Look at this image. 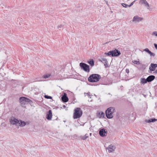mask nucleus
<instances>
[{
    "mask_svg": "<svg viewBox=\"0 0 157 157\" xmlns=\"http://www.w3.org/2000/svg\"><path fill=\"white\" fill-rule=\"evenodd\" d=\"M44 97L47 99H52V97L50 96H48V95H45L44 96Z\"/></svg>",
    "mask_w": 157,
    "mask_h": 157,
    "instance_id": "obj_28",
    "label": "nucleus"
},
{
    "mask_svg": "<svg viewBox=\"0 0 157 157\" xmlns=\"http://www.w3.org/2000/svg\"><path fill=\"white\" fill-rule=\"evenodd\" d=\"M144 51L147 52L148 54L151 51L147 48H146L144 50Z\"/></svg>",
    "mask_w": 157,
    "mask_h": 157,
    "instance_id": "obj_27",
    "label": "nucleus"
},
{
    "mask_svg": "<svg viewBox=\"0 0 157 157\" xmlns=\"http://www.w3.org/2000/svg\"><path fill=\"white\" fill-rule=\"evenodd\" d=\"M155 78V76L153 75L149 76L147 78L148 82H150L153 80Z\"/></svg>",
    "mask_w": 157,
    "mask_h": 157,
    "instance_id": "obj_15",
    "label": "nucleus"
},
{
    "mask_svg": "<svg viewBox=\"0 0 157 157\" xmlns=\"http://www.w3.org/2000/svg\"><path fill=\"white\" fill-rule=\"evenodd\" d=\"M147 3V2L146 0H140L139 1L140 4L144 5V6L146 5Z\"/></svg>",
    "mask_w": 157,
    "mask_h": 157,
    "instance_id": "obj_18",
    "label": "nucleus"
},
{
    "mask_svg": "<svg viewBox=\"0 0 157 157\" xmlns=\"http://www.w3.org/2000/svg\"><path fill=\"white\" fill-rule=\"evenodd\" d=\"M20 101L21 106H23L25 104L29 103L31 101L28 98L24 97H21L20 98Z\"/></svg>",
    "mask_w": 157,
    "mask_h": 157,
    "instance_id": "obj_6",
    "label": "nucleus"
},
{
    "mask_svg": "<svg viewBox=\"0 0 157 157\" xmlns=\"http://www.w3.org/2000/svg\"><path fill=\"white\" fill-rule=\"evenodd\" d=\"M104 54L108 56H110V55L112 56V53L111 51H109L108 53H105Z\"/></svg>",
    "mask_w": 157,
    "mask_h": 157,
    "instance_id": "obj_23",
    "label": "nucleus"
},
{
    "mask_svg": "<svg viewBox=\"0 0 157 157\" xmlns=\"http://www.w3.org/2000/svg\"><path fill=\"white\" fill-rule=\"evenodd\" d=\"M50 75H44V78H47L49 77Z\"/></svg>",
    "mask_w": 157,
    "mask_h": 157,
    "instance_id": "obj_32",
    "label": "nucleus"
},
{
    "mask_svg": "<svg viewBox=\"0 0 157 157\" xmlns=\"http://www.w3.org/2000/svg\"><path fill=\"white\" fill-rule=\"evenodd\" d=\"M63 95L61 97V99L64 102H66L68 100V97H67V95L65 93H63Z\"/></svg>",
    "mask_w": 157,
    "mask_h": 157,
    "instance_id": "obj_12",
    "label": "nucleus"
},
{
    "mask_svg": "<svg viewBox=\"0 0 157 157\" xmlns=\"http://www.w3.org/2000/svg\"><path fill=\"white\" fill-rule=\"evenodd\" d=\"M88 137V136L87 134H86L84 136H81V138L82 140H85Z\"/></svg>",
    "mask_w": 157,
    "mask_h": 157,
    "instance_id": "obj_20",
    "label": "nucleus"
},
{
    "mask_svg": "<svg viewBox=\"0 0 157 157\" xmlns=\"http://www.w3.org/2000/svg\"><path fill=\"white\" fill-rule=\"evenodd\" d=\"M79 65L81 68L85 71L87 72L90 71V67L88 65L84 63H80Z\"/></svg>",
    "mask_w": 157,
    "mask_h": 157,
    "instance_id": "obj_7",
    "label": "nucleus"
},
{
    "mask_svg": "<svg viewBox=\"0 0 157 157\" xmlns=\"http://www.w3.org/2000/svg\"><path fill=\"white\" fill-rule=\"evenodd\" d=\"M104 116L105 113L102 112H99V113L97 115V117L99 118H101L102 117H104Z\"/></svg>",
    "mask_w": 157,
    "mask_h": 157,
    "instance_id": "obj_17",
    "label": "nucleus"
},
{
    "mask_svg": "<svg viewBox=\"0 0 157 157\" xmlns=\"http://www.w3.org/2000/svg\"><path fill=\"white\" fill-rule=\"evenodd\" d=\"M63 25H60L58 27V28L59 29V28H61L63 27Z\"/></svg>",
    "mask_w": 157,
    "mask_h": 157,
    "instance_id": "obj_35",
    "label": "nucleus"
},
{
    "mask_svg": "<svg viewBox=\"0 0 157 157\" xmlns=\"http://www.w3.org/2000/svg\"><path fill=\"white\" fill-rule=\"evenodd\" d=\"M116 148V145L114 144H111L109 145L108 147H106V150L109 153H113Z\"/></svg>",
    "mask_w": 157,
    "mask_h": 157,
    "instance_id": "obj_5",
    "label": "nucleus"
},
{
    "mask_svg": "<svg viewBox=\"0 0 157 157\" xmlns=\"http://www.w3.org/2000/svg\"><path fill=\"white\" fill-rule=\"evenodd\" d=\"M157 67V64H154L151 63L150 66L149 67V69L150 71H153L155 70V68Z\"/></svg>",
    "mask_w": 157,
    "mask_h": 157,
    "instance_id": "obj_11",
    "label": "nucleus"
},
{
    "mask_svg": "<svg viewBox=\"0 0 157 157\" xmlns=\"http://www.w3.org/2000/svg\"><path fill=\"white\" fill-rule=\"evenodd\" d=\"M155 73H157V70H156L154 72Z\"/></svg>",
    "mask_w": 157,
    "mask_h": 157,
    "instance_id": "obj_37",
    "label": "nucleus"
},
{
    "mask_svg": "<svg viewBox=\"0 0 157 157\" xmlns=\"http://www.w3.org/2000/svg\"><path fill=\"white\" fill-rule=\"evenodd\" d=\"M121 5L123 6L125 8H126L127 6L128 7L129 6L128 5L124 3H122Z\"/></svg>",
    "mask_w": 157,
    "mask_h": 157,
    "instance_id": "obj_29",
    "label": "nucleus"
},
{
    "mask_svg": "<svg viewBox=\"0 0 157 157\" xmlns=\"http://www.w3.org/2000/svg\"><path fill=\"white\" fill-rule=\"evenodd\" d=\"M144 6L147 7V10H151L150 9V6L148 2L146 3V5H145Z\"/></svg>",
    "mask_w": 157,
    "mask_h": 157,
    "instance_id": "obj_24",
    "label": "nucleus"
},
{
    "mask_svg": "<svg viewBox=\"0 0 157 157\" xmlns=\"http://www.w3.org/2000/svg\"><path fill=\"white\" fill-rule=\"evenodd\" d=\"M19 20H21L19 22V24L20 25H21V24H23V20L22 19H20Z\"/></svg>",
    "mask_w": 157,
    "mask_h": 157,
    "instance_id": "obj_31",
    "label": "nucleus"
},
{
    "mask_svg": "<svg viewBox=\"0 0 157 157\" xmlns=\"http://www.w3.org/2000/svg\"><path fill=\"white\" fill-rule=\"evenodd\" d=\"M154 45L155 48L157 50V44H154Z\"/></svg>",
    "mask_w": 157,
    "mask_h": 157,
    "instance_id": "obj_33",
    "label": "nucleus"
},
{
    "mask_svg": "<svg viewBox=\"0 0 157 157\" xmlns=\"http://www.w3.org/2000/svg\"><path fill=\"white\" fill-rule=\"evenodd\" d=\"M10 122L11 124L13 125L18 124L19 126L21 127H24L26 124L25 122L21 120H19L14 117L11 118L10 120Z\"/></svg>",
    "mask_w": 157,
    "mask_h": 157,
    "instance_id": "obj_1",
    "label": "nucleus"
},
{
    "mask_svg": "<svg viewBox=\"0 0 157 157\" xmlns=\"http://www.w3.org/2000/svg\"><path fill=\"white\" fill-rule=\"evenodd\" d=\"M134 3V2H132L131 3V4L130 5H129V6H128V7H130V6H131Z\"/></svg>",
    "mask_w": 157,
    "mask_h": 157,
    "instance_id": "obj_34",
    "label": "nucleus"
},
{
    "mask_svg": "<svg viewBox=\"0 0 157 157\" xmlns=\"http://www.w3.org/2000/svg\"><path fill=\"white\" fill-rule=\"evenodd\" d=\"M151 35L153 36H155L157 37V31H154L151 33Z\"/></svg>",
    "mask_w": 157,
    "mask_h": 157,
    "instance_id": "obj_21",
    "label": "nucleus"
},
{
    "mask_svg": "<svg viewBox=\"0 0 157 157\" xmlns=\"http://www.w3.org/2000/svg\"><path fill=\"white\" fill-rule=\"evenodd\" d=\"M99 134L102 137H104L107 134V130L105 128L101 129L99 131Z\"/></svg>",
    "mask_w": 157,
    "mask_h": 157,
    "instance_id": "obj_9",
    "label": "nucleus"
},
{
    "mask_svg": "<svg viewBox=\"0 0 157 157\" xmlns=\"http://www.w3.org/2000/svg\"><path fill=\"white\" fill-rule=\"evenodd\" d=\"M149 54L151 56H154L155 55V54L154 53H152V52H150L149 53Z\"/></svg>",
    "mask_w": 157,
    "mask_h": 157,
    "instance_id": "obj_30",
    "label": "nucleus"
},
{
    "mask_svg": "<svg viewBox=\"0 0 157 157\" xmlns=\"http://www.w3.org/2000/svg\"><path fill=\"white\" fill-rule=\"evenodd\" d=\"M112 53V56H119L121 54L120 52L117 49H115L114 50L111 51Z\"/></svg>",
    "mask_w": 157,
    "mask_h": 157,
    "instance_id": "obj_10",
    "label": "nucleus"
},
{
    "mask_svg": "<svg viewBox=\"0 0 157 157\" xmlns=\"http://www.w3.org/2000/svg\"><path fill=\"white\" fill-rule=\"evenodd\" d=\"M101 76L97 74H93L90 75L88 78V81L91 82H97L101 78Z\"/></svg>",
    "mask_w": 157,
    "mask_h": 157,
    "instance_id": "obj_4",
    "label": "nucleus"
},
{
    "mask_svg": "<svg viewBox=\"0 0 157 157\" xmlns=\"http://www.w3.org/2000/svg\"><path fill=\"white\" fill-rule=\"evenodd\" d=\"M100 61L102 62L103 63H104V65L105 67H108V65L107 63V60L104 57L102 58L100 60Z\"/></svg>",
    "mask_w": 157,
    "mask_h": 157,
    "instance_id": "obj_14",
    "label": "nucleus"
},
{
    "mask_svg": "<svg viewBox=\"0 0 157 157\" xmlns=\"http://www.w3.org/2000/svg\"><path fill=\"white\" fill-rule=\"evenodd\" d=\"M86 94L87 95H89V93H84V94Z\"/></svg>",
    "mask_w": 157,
    "mask_h": 157,
    "instance_id": "obj_38",
    "label": "nucleus"
},
{
    "mask_svg": "<svg viewBox=\"0 0 157 157\" xmlns=\"http://www.w3.org/2000/svg\"><path fill=\"white\" fill-rule=\"evenodd\" d=\"M52 117V112L51 110H49L47 114L46 118L48 120H51Z\"/></svg>",
    "mask_w": 157,
    "mask_h": 157,
    "instance_id": "obj_13",
    "label": "nucleus"
},
{
    "mask_svg": "<svg viewBox=\"0 0 157 157\" xmlns=\"http://www.w3.org/2000/svg\"><path fill=\"white\" fill-rule=\"evenodd\" d=\"M147 82H148L147 79H145L144 78H142L141 79V83L143 84L146 83Z\"/></svg>",
    "mask_w": 157,
    "mask_h": 157,
    "instance_id": "obj_19",
    "label": "nucleus"
},
{
    "mask_svg": "<svg viewBox=\"0 0 157 157\" xmlns=\"http://www.w3.org/2000/svg\"><path fill=\"white\" fill-rule=\"evenodd\" d=\"M116 111L115 108L110 107L108 108L105 112V114L107 117L109 119L112 118L113 117V113Z\"/></svg>",
    "mask_w": 157,
    "mask_h": 157,
    "instance_id": "obj_2",
    "label": "nucleus"
},
{
    "mask_svg": "<svg viewBox=\"0 0 157 157\" xmlns=\"http://www.w3.org/2000/svg\"><path fill=\"white\" fill-rule=\"evenodd\" d=\"M136 1V0H135L133 2H135V1Z\"/></svg>",
    "mask_w": 157,
    "mask_h": 157,
    "instance_id": "obj_39",
    "label": "nucleus"
},
{
    "mask_svg": "<svg viewBox=\"0 0 157 157\" xmlns=\"http://www.w3.org/2000/svg\"><path fill=\"white\" fill-rule=\"evenodd\" d=\"M157 121V119L155 118H152L148 120H145V122L146 123H150L151 122H154L156 121Z\"/></svg>",
    "mask_w": 157,
    "mask_h": 157,
    "instance_id": "obj_16",
    "label": "nucleus"
},
{
    "mask_svg": "<svg viewBox=\"0 0 157 157\" xmlns=\"http://www.w3.org/2000/svg\"><path fill=\"white\" fill-rule=\"evenodd\" d=\"M126 72L127 73H129V70L128 69H126Z\"/></svg>",
    "mask_w": 157,
    "mask_h": 157,
    "instance_id": "obj_36",
    "label": "nucleus"
},
{
    "mask_svg": "<svg viewBox=\"0 0 157 157\" xmlns=\"http://www.w3.org/2000/svg\"><path fill=\"white\" fill-rule=\"evenodd\" d=\"M143 20V18L139 17L138 15H136L133 18L132 21L134 23H139Z\"/></svg>",
    "mask_w": 157,
    "mask_h": 157,
    "instance_id": "obj_8",
    "label": "nucleus"
},
{
    "mask_svg": "<svg viewBox=\"0 0 157 157\" xmlns=\"http://www.w3.org/2000/svg\"><path fill=\"white\" fill-rule=\"evenodd\" d=\"M88 63L92 66H93L94 65V61L93 60H92L89 61H88Z\"/></svg>",
    "mask_w": 157,
    "mask_h": 157,
    "instance_id": "obj_22",
    "label": "nucleus"
},
{
    "mask_svg": "<svg viewBox=\"0 0 157 157\" xmlns=\"http://www.w3.org/2000/svg\"><path fill=\"white\" fill-rule=\"evenodd\" d=\"M132 62L137 64H140V63L139 61H137L136 60H133L132 61Z\"/></svg>",
    "mask_w": 157,
    "mask_h": 157,
    "instance_id": "obj_26",
    "label": "nucleus"
},
{
    "mask_svg": "<svg viewBox=\"0 0 157 157\" xmlns=\"http://www.w3.org/2000/svg\"><path fill=\"white\" fill-rule=\"evenodd\" d=\"M82 111L80 108H76L74 110L73 118L76 119L80 118L82 116Z\"/></svg>",
    "mask_w": 157,
    "mask_h": 157,
    "instance_id": "obj_3",
    "label": "nucleus"
},
{
    "mask_svg": "<svg viewBox=\"0 0 157 157\" xmlns=\"http://www.w3.org/2000/svg\"><path fill=\"white\" fill-rule=\"evenodd\" d=\"M144 6L147 7V10H151L150 9V6L148 2L146 3V5H145Z\"/></svg>",
    "mask_w": 157,
    "mask_h": 157,
    "instance_id": "obj_25",
    "label": "nucleus"
}]
</instances>
